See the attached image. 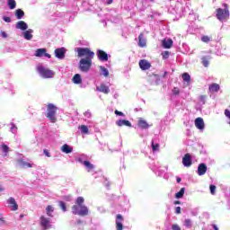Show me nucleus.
Masks as SVG:
<instances>
[{
  "label": "nucleus",
  "instance_id": "nucleus-1",
  "mask_svg": "<svg viewBox=\"0 0 230 230\" xmlns=\"http://www.w3.org/2000/svg\"><path fill=\"white\" fill-rule=\"evenodd\" d=\"M77 57L81 58L79 61V69L83 73H87L93 66V58H94V52L89 48H78L77 49ZM85 57V58H82Z\"/></svg>",
  "mask_w": 230,
  "mask_h": 230
},
{
  "label": "nucleus",
  "instance_id": "nucleus-2",
  "mask_svg": "<svg viewBox=\"0 0 230 230\" xmlns=\"http://www.w3.org/2000/svg\"><path fill=\"white\" fill-rule=\"evenodd\" d=\"M85 199L84 197H78L75 199V204L72 206L73 215H78L79 217H87L89 215V208L84 205Z\"/></svg>",
  "mask_w": 230,
  "mask_h": 230
},
{
  "label": "nucleus",
  "instance_id": "nucleus-3",
  "mask_svg": "<svg viewBox=\"0 0 230 230\" xmlns=\"http://www.w3.org/2000/svg\"><path fill=\"white\" fill-rule=\"evenodd\" d=\"M57 111H58V108H57L55 104L49 103L47 105L46 118H48L51 123H57Z\"/></svg>",
  "mask_w": 230,
  "mask_h": 230
},
{
  "label": "nucleus",
  "instance_id": "nucleus-4",
  "mask_svg": "<svg viewBox=\"0 0 230 230\" xmlns=\"http://www.w3.org/2000/svg\"><path fill=\"white\" fill-rule=\"evenodd\" d=\"M224 6L225 9L217 8L216 10V17L221 22H224V21H227V19H229V7L227 6V4H224Z\"/></svg>",
  "mask_w": 230,
  "mask_h": 230
},
{
  "label": "nucleus",
  "instance_id": "nucleus-5",
  "mask_svg": "<svg viewBox=\"0 0 230 230\" xmlns=\"http://www.w3.org/2000/svg\"><path fill=\"white\" fill-rule=\"evenodd\" d=\"M38 73H40V76L42 78H53V71L45 68L44 66H39L38 67Z\"/></svg>",
  "mask_w": 230,
  "mask_h": 230
},
{
  "label": "nucleus",
  "instance_id": "nucleus-6",
  "mask_svg": "<svg viewBox=\"0 0 230 230\" xmlns=\"http://www.w3.org/2000/svg\"><path fill=\"white\" fill-rule=\"evenodd\" d=\"M138 66L142 71H147V69L152 67V64H150V62H148L146 59L139 60Z\"/></svg>",
  "mask_w": 230,
  "mask_h": 230
},
{
  "label": "nucleus",
  "instance_id": "nucleus-7",
  "mask_svg": "<svg viewBox=\"0 0 230 230\" xmlns=\"http://www.w3.org/2000/svg\"><path fill=\"white\" fill-rule=\"evenodd\" d=\"M54 53H55V57L57 58H59V60L66 58V49L65 48L56 49Z\"/></svg>",
  "mask_w": 230,
  "mask_h": 230
},
{
  "label": "nucleus",
  "instance_id": "nucleus-8",
  "mask_svg": "<svg viewBox=\"0 0 230 230\" xmlns=\"http://www.w3.org/2000/svg\"><path fill=\"white\" fill-rule=\"evenodd\" d=\"M40 226L41 227H43V230L49 229V227H51V224H49V218L44 216H41L40 217Z\"/></svg>",
  "mask_w": 230,
  "mask_h": 230
},
{
  "label": "nucleus",
  "instance_id": "nucleus-9",
  "mask_svg": "<svg viewBox=\"0 0 230 230\" xmlns=\"http://www.w3.org/2000/svg\"><path fill=\"white\" fill-rule=\"evenodd\" d=\"M182 164L183 166H186L187 168H190L193 163L191 162V155L189 153L185 154L182 158Z\"/></svg>",
  "mask_w": 230,
  "mask_h": 230
},
{
  "label": "nucleus",
  "instance_id": "nucleus-10",
  "mask_svg": "<svg viewBox=\"0 0 230 230\" xmlns=\"http://www.w3.org/2000/svg\"><path fill=\"white\" fill-rule=\"evenodd\" d=\"M46 49H38L35 52V57L42 58V57H47V58H51L50 54L47 53Z\"/></svg>",
  "mask_w": 230,
  "mask_h": 230
},
{
  "label": "nucleus",
  "instance_id": "nucleus-11",
  "mask_svg": "<svg viewBox=\"0 0 230 230\" xmlns=\"http://www.w3.org/2000/svg\"><path fill=\"white\" fill-rule=\"evenodd\" d=\"M124 218L121 214H118L116 216V229L117 230H123V222Z\"/></svg>",
  "mask_w": 230,
  "mask_h": 230
},
{
  "label": "nucleus",
  "instance_id": "nucleus-12",
  "mask_svg": "<svg viewBox=\"0 0 230 230\" xmlns=\"http://www.w3.org/2000/svg\"><path fill=\"white\" fill-rule=\"evenodd\" d=\"M97 57L101 62H107L109 60V54L103 50H98Z\"/></svg>",
  "mask_w": 230,
  "mask_h": 230
},
{
  "label": "nucleus",
  "instance_id": "nucleus-13",
  "mask_svg": "<svg viewBox=\"0 0 230 230\" xmlns=\"http://www.w3.org/2000/svg\"><path fill=\"white\" fill-rule=\"evenodd\" d=\"M162 46L164 49H170L173 48V40L172 39H164L162 40Z\"/></svg>",
  "mask_w": 230,
  "mask_h": 230
},
{
  "label": "nucleus",
  "instance_id": "nucleus-14",
  "mask_svg": "<svg viewBox=\"0 0 230 230\" xmlns=\"http://www.w3.org/2000/svg\"><path fill=\"white\" fill-rule=\"evenodd\" d=\"M206 172H208V165L206 164H199L198 166V175H206Z\"/></svg>",
  "mask_w": 230,
  "mask_h": 230
},
{
  "label": "nucleus",
  "instance_id": "nucleus-15",
  "mask_svg": "<svg viewBox=\"0 0 230 230\" xmlns=\"http://www.w3.org/2000/svg\"><path fill=\"white\" fill-rule=\"evenodd\" d=\"M195 127L199 128V130H204V127H205V124H204V119L203 118H197L195 119Z\"/></svg>",
  "mask_w": 230,
  "mask_h": 230
},
{
  "label": "nucleus",
  "instance_id": "nucleus-16",
  "mask_svg": "<svg viewBox=\"0 0 230 230\" xmlns=\"http://www.w3.org/2000/svg\"><path fill=\"white\" fill-rule=\"evenodd\" d=\"M139 48H146V39H145V33H140L138 36Z\"/></svg>",
  "mask_w": 230,
  "mask_h": 230
},
{
  "label": "nucleus",
  "instance_id": "nucleus-17",
  "mask_svg": "<svg viewBox=\"0 0 230 230\" xmlns=\"http://www.w3.org/2000/svg\"><path fill=\"white\" fill-rule=\"evenodd\" d=\"M7 203L11 206L13 211H17L19 209V205H17L14 198H9Z\"/></svg>",
  "mask_w": 230,
  "mask_h": 230
},
{
  "label": "nucleus",
  "instance_id": "nucleus-18",
  "mask_svg": "<svg viewBox=\"0 0 230 230\" xmlns=\"http://www.w3.org/2000/svg\"><path fill=\"white\" fill-rule=\"evenodd\" d=\"M96 89L97 91H99V93H103L104 94H109V93H111V89H109V86L103 84L100 86H97Z\"/></svg>",
  "mask_w": 230,
  "mask_h": 230
},
{
  "label": "nucleus",
  "instance_id": "nucleus-19",
  "mask_svg": "<svg viewBox=\"0 0 230 230\" xmlns=\"http://www.w3.org/2000/svg\"><path fill=\"white\" fill-rule=\"evenodd\" d=\"M116 125L118 127H132V123H130V121L125 120V119L117 120Z\"/></svg>",
  "mask_w": 230,
  "mask_h": 230
},
{
  "label": "nucleus",
  "instance_id": "nucleus-20",
  "mask_svg": "<svg viewBox=\"0 0 230 230\" xmlns=\"http://www.w3.org/2000/svg\"><path fill=\"white\" fill-rule=\"evenodd\" d=\"M16 29L17 30H22V31L28 30V24L24 21H19L16 23Z\"/></svg>",
  "mask_w": 230,
  "mask_h": 230
},
{
  "label": "nucleus",
  "instance_id": "nucleus-21",
  "mask_svg": "<svg viewBox=\"0 0 230 230\" xmlns=\"http://www.w3.org/2000/svg\"><path fill=\"white\" fill-rule=\"evenodd\" d=\"M208 90L210 93H218L220 91V84L214 83L209 85Z\"/></svg>",
  "mask_w": 230,
  "mask_h": 230
},
{
  "label": "nucleus",
  "instance_id": "nucleus-22",
  "mask_svg": "<svg viewBox=\"0 0 230 230\" xmlns=\"http://www.w3.org/2000/svg\"><path fill=\"white\" fill-rule=\"evenodd\" d=\"M61 152L64 154H71V152H73V147L69 146L67 144H65L61 147Z\"/></svg>",
  "mask_w": 230,
  "mask_h": 230
},
{
  "label": "nucleus",
  "instance_id": "nucleus-23",
  "mask_svg": "<svg viewBox=\"0 0 230 230\" xmlns=\"http://www.w3.org/2000/svg\"><path fill=\"white\" fill-rule=\"evenodd\" d=\"M33 32V30L30 29L28 31H26L23 33V37L26 40H31L33 39V35L31 34Z\"/></svg>",
  "mask_w": 230,
  "mask_h": 230
},
{
  "label": "nucleus",
  "instance_id": "nucleus-24",
  "mask_svg": "<svg viewBox=\"0 0 230 230\" xmlns=\"http://www.w3.org/2000/svg\"><path fill=\"white\" fill-rule=\"evenodd\" d=\"M55 211V208L51 205H49L46 208V213L48 215V217H50V218H53V212Z\"/></svg>",
  "mask_w": 230,
  "mask_h": 230
},
{
  "label": "nucleus",
  "instance_id": "nucleus-25",
  "mask_svg": "<svg viewBox=\"0 0 230 230\" xmlns=\"http://www.w3.org/2000/svg\"><path fill=\"white\" fill-rule=\"evenodd\" d=\"M138 127L140 128H148V122H146V120L143 119H138Z\"/></svg>",
  "mask_w": 230,
  "mask_h": 230
},
{
  "label": "nucleus",
  "instance_id": "nucleus-26",
  "mask_svg": "<svg viewBox=\"0 0 230 230\" xmlns=\"http://www.w3.org/2000/svg\"><path fill=\"white\" fill-rule=\"evenodd\" d=\"M73 83L74 84H82V76L80 75V74H75L73 77Z\"/></svg>",
  "mask_w": 230,
  "mask_h": 230
},
{
  "label": "nucleus",
  "instance_id": "nucleus-27",
  "mask_svg": "<svg viewBox=\"0 0 230 230\" xmlns=\"http://www.w3.org/2000/svg\"><path fill=\"white\" fill-rule=\"evenodd\" d=\"M186 191V188H181L179 192L175 194V199H182L184 197V193Z\"/></svg>",
  "mask_w": 230,
  "mask_h": 230
},
{
  "label": "nucleus",
  "instance_id": "nucleus-28",
  "mask_svg": "<svg viewBox=\"0 0 230 230\" xmlns=\"http://www.w3.org/2000/svg\"><path fill=\"white\" fill-rule=\"evenodd\" d=\"M83 164H84L85 168H87L89 172H91V170H94V165L89 161H84Z\"/></svg>",
  "mask_w": 230,
  "mask_h": 230
},
{
  "label": "nucleus",
  "instance_id": "nucleus-29",
  "mask_svg": "<svg viewBox=\"0 0 230 230\" xmlns=\"http://www.w3.org/2000/svg\"><path fill=\"white\" fill-rule=\"evenodd\" d=\"M181 78H182L183 82H187V83L191 82V76L188 73H183L181 75Z\"/></svg>",
  "mask_w": 230,
  "mask_h": 230
},
{
  "label": "nucleus",
  "instance_id": "nucleus-30",
  "mask_svg": "<svg viewBox=\"0 0 230 230\" xmlns=\"http://www.w3.org/2000/svg\"><path fill=\"white\" fill-rule=\"evenodd\" d=\"M7 4H8L10 10H13V9H15V6H17V3L15 2V0H8Z\"/></svg>",
  "mask_w": 230,
  "mask_h": 230
},
{
  "label": "nucleus",
  "instance_id": "nucleus-31",
  "mask_svg": "<svg viewBox=\"0 0 230 230\" xmlns=\"http://www.w3.org/2000/svg\"><path fill=\"white\" fill-rule=\"evenodd\" d=\"M163 60H168L170 58V55H172V52L165 50L161 53Z\"/></svg>",
  "mask_w": 230,
  "mask_h": 230
},
{
  "label": "nucleus",
  "instance_id": "nucleus-32",
  "mask_svg": "<svg viewBox=\"0 0 230 230\" xmlns=\"http://www.w3.org/2000/svg\"><path fill=\"white\" fill-rule=\"evenodd\" d=\"M15 16L17 17V19H21L22 17H24V11H22V9H17L15 11Z\"/></svg>",
  "mask_w": 230,
  "mask_h": 230
},
{
  "label": "nucleus",
  "instance_id": "nucleus-33",
  "mask_svg": "<svg viewBox=\"0 0 230 230\" xmlns=\"http://www.w3.org/2000/svg\"><path fill=\"white\" fill-rule=\"evenodd\" d=\"M151 147L153 152H159V144H155V142H154V140H152L151 142Z\"/></svg>",
  "mask_w": 230,
  "mask_h": 230
},
{
  "label": "nucleus",
  "instance_id": "nucleus-34",
  "mask_svg": "<svg viewBox=\"0 0 230 230\" xmlns=\"http://www.w3.org/2000/svg\"><path fill=\"white\" fill-rule=\"evenodd\" d=\"M201 64L204 66V67H208L209 66V60L208 58L203 57L201 58Z\"/></svg>",
  "mask_w": 230,
  "mask_h": 230
},
{
  "label": "nucleus",
  "instance_id": "nucleus-35",
  "mask_svg": "<svg viewBox=\"0 0 230 230\" xmlns=\"http://www.w3.org/2000/svg\"><path fill=\"white\" fill-rule=\"evenodd\" d=\"M79 128H80L82 134H89V128H87V126L82 125V126H80Z\"/></svg>",
  "mask_w": 230,
  "mask_h": 230
},
{
  "label": "nucleus",
  "instance_id": "nucleus-36",
  "mask_svg": "<svg viewBox=\"0 0 230 230\" xmlns=\"http://www.w3.org/2000/svg\"><path fill=\"white\" fill-rule=\"evenodd\" d=\"M100 69L103 76L105 77L109 76V70L107 68H105L104 66H100Z\"/></svg>",
  "mask_w": 230,
  "mask_h": 230
},
{
  "label": "nucleus",
  "instance_id": "nucleus-37",
  "mask_svg": "<svg viewBox=\"0 0 230 230\" xmlns=\"http://www.w3.org/2000/svg\"><path fill=\"white\" fill-rule=\"evenodd\" d=\"M184 226L188 228V229H191V226H193L191 219H185L184 221Z\"/></svg>",
  "mask_w": 230,
  "mask_h": 230
},
{
  "label": "nucleus",
  "instance_id": "nucleus-38",
  "mask_svg": "<svg viewBox=\"0 0 230 230\" xmlns=\"http://www.w3.org/2000/svg\"><path fill=\"white\" fill-rule=\"evenodd\" d=\"M58 204H59V208H61L62 211H64V213H66V211H67V208L66 207V202L58 201Z\"/></svg>",
  "mask_w": 230,
  "mask_h": 230
},
{
  "label": "nucleus",
  "instance_id": "nucleus-39",
  "mask_svg": "<svg viewBox=\"0 0 230 230\" xmlns=\"http://www.w3.org/2000/svg\"><path fill=\"white\" fill-rule=\"evenodd\" d=\"M21 165L22 168H31L32 167L31 164H30L28 162H24V161L21 162Z\"/></svg>",
  "mask_w": 230,
  "mask_h": 230
},
{
  "label": "nucleus",
  "instance_id": "nucleus-40",
  "mask_svg": "<svg viewBox=\"0 0 230 230\" xmlns=\"http://www.w3.org/2000/svg\"><path fill=\"white\" fill-rule=\"evenodd\" d=\"M2 150H3V152H4V154H8V152H10V147H8V146L4 144V145H2Z\"/></svg>",
  "mask_w": 230,
  "mask_h": 230
},
{
  "label": "nucleus",
  "instance_id": "nucleus-41",
  "mask_svg": "<svg viewBox=\"0 0 230 230\" xmlns=\"http://www.w3.org/2000/svg\"><path fill=\"white\" fill-rule=\"evenodd\" d=\"M180 93H181V90H179L178 87H174L172 89V93L174 94V96H179Z\"/></svg>",
  "mask_w": 230,
  "mask_h": 230
},
{
  "label": "nucleus",
  "instance_id": "nucleus-42",
  "mask_svg": "<svg viewBox=\"0 0 230 230\" xmlns=\"http://www.w3.org/2000/svg\"><path fill=\"white\" fill-rule=\"evenodd\" d=\"M209 188H210V193H211L212 195H215V193H216V191H217V186H215V185H210Z\"/></svg>",
  "mask_w": 230,
  "mask_h": 230
},
{
  "label": "nucleus",
  "instance_id": "nucleus-43",
  "mask_svg": "<svg viewBox=\"0 0 230 230\" xmlns=\"http://www.w3.org/2000/svg\"><path fill=\"white\" fill-rule=\"evenodd\" d=\"M201 40H202V42L208 43V42H209V40H211V39H209V36H203L201 38Z\"/></svg>",
  "mask_w": 230,
  "mask_h": 230
},
{
  "label": "nucleus",
  "instance_id": "nucleus-44",
  "mask_svg": "<svg viewBox=\"0 0 230 230\" xmlns=\"http://www.w3.org/2000/svg\"><path fill=\"white\" fill-rule=\"evenodd\" d=\"M172 230H181V226H179V225H177V224H173L172 226Z\"/></svg>",
  "mask_w": 230,
  "mask_h": 230
},
{
  "label": "nucleus",
  "instance_id": "nucleus-45",
  "mask_svg": "<svg viewBox=\"0 0 230 230\" xmlns=\"http://www.w3.org/2000/svg\"><path fill=\"white\" fill-rule=\"evenodd\" d=\"M3 20L4 21V22H12V19L8 16H4Z\"/></svg>",
  "mask_w": 230,
  "mask_h": 230
},
{
  "label": "nucleus",
  "instance_id": "nucleus-46",
  "mask_svg": "<svg viewBox=\"0 0 230 230\" xmlns=\"http://www.w3.org/2000/svg\"><path fill=\"white\" fill-rule=\"evenodd\" d=\"M43 154H44L47 157H51V155L49 154V151H48V149H44V150H43Z\"/></svg>",
  "mask_w": 230,
  "mask_h": 230
},
{
  "label": "nucleus",
  "instance_id": "nucleus-47",
  "mask_svg": "<svg viewBox=\"0 0 230 230\" xmlns=\"http://www.w3.org/2000/svg\"><path fill=\"white\" fill-rule=\"evenodd\" d=\"M199 100L202 102V103H206V95H200Z\"/></svg>",
  "mask_w": 230,
  "mask_h": 230
},
{
  "label": "nucleus",
  "instance_id": "nucleus-48",
  "mask_svg": "<svg viewBox=\"0 0 230 230\" xmlns=\"http://www.w3.org/2000/svg\"><path fill=\"white\" fill-rule=\"evenodd\" d=\"M115 114H116L117 116H125V114H124L123 112H121V111H118V110L115 111Z\"/></svg>",
  "mask_w": 230,
  "mask_h": 230
},
{
  "label": "nucleus",
  "instance_id": "nucleus-49",
  "mask_svg": "<svg viewBox=\"0 0 230 230\" xmlns=\"http://www.w3.org/2000/svg\"><path fill=\"white\" fill-rule=\"evenodd\" d=\"M175 213L176 215H181V207H176Z\"/></svg>",
  "mask_w": 230,
  "mask_h": 230
},
{
  "label": "nucleus",
  "instance_id": "nucleus-50",
  "mask_svg": "<svg viewBox=\"0 0 230 230\" xmlns=\"http://www.w3.org/2000/svg\"><path fill=\"white\" fill-rule=\"evenodd\" d=\"M1 35H2V37H3L4 39H6V37H8V34H6V32H4V31H2V32H1Z\"/></svg>",
  "mask_w": 230,
  "mask_h": 230
},
{
  "label": "nucleus",
  "instance_id": "nucleus-51",
  "mask_svg": "<svg viewBox=\"0 0 230 230\" xmlns=\"http://www.w3.org/2000/svg\"><path fill=\"white\" fill-rule=\"evenodd\" d=\"M113 0H108L107 4H112Z\"/></svg>",
  "mask_w": 230,
  "mask_h": 230
},
{
  "label": "nucleus",
  "instance_id": "nucleus-52",
  "mask_svg": "<svg viewBox=\"0 0 230 230\" xmlns=\"http://www.w3.org/2000/svg\"><path fill=\"white\" fill-rule=\"evenodd\" d=\"M174 204H175V206H177V205L181 204V201L176 200V201H174Z\"/></svg>",
  "mask_w": 230,
  "mask_h": 230
},
{
  "label": "nucleus",
  "instance_id": "nucleus-53",
  "mask_svg": "<svg viewBox=\"0 0 230 230\" xmlns=\"http://www.w3.org/2000/svg\"><path fill=\"white\" fill-rule=\"evenodd\" d=\"M213 228H214L215 230H218V227L217 226V225H214V226H213Z\"/></svg>",
  "mask_w": 230,
  "mask_h": 230
},
{
  "label": "nucleus",
  "instance_id": "nucleus-54",
  "mask_svg": "<svg viewBox=\"0 0 230 230\" xmlns=\"http://www.w3.org/2000/svg\"><path fill=\"white\" fill-rule=\"evenodd\" d=\"M176 181H177V182H181V181H182V180L178 177V178L176 179Z\"/></svg>",
  "mask_w": 230,
  "mask_h": 230
},
{
  "label": "nucleus",
  "instance_id": "nucleus-55",
  "mask_svg": "<svg viewBox=\"0 0 230 230\" xmlns=\"http://www.w3.org/2000/svg\"><path fill=\"white\" fill-rule=\"evenodd\" d=\"M0 191H4V189L0 185Z\"/></svg>",
  "mask_w": 230,
  "mask_h": 230
},
{
  "label": "nucleus",
  "instance_id": "nucleus-56",
  "mask_svg": "<svg viewBox=\"0 0 230 230\" xmlns=\"http://www.w3.org/2000/svg\"><path fill=\"white\" fill-rule=\"evenodd\" d=\"M0 221L4 222V219L3 217H1V214H0Z\"/></svg>",
  "mask_w": 230,
  "mask_h": 230
},
{
  "label": "nucleus",
  "instance_id": "nucleus-57",
  "mask_svg": "<svg viewBox=\"0 0 230 230\" xmlns=\"http://www.w3.org/2000/svg\"><path fill=\"white\" fill-rule=\"evenodd\" d=\"M14 128H17L15 127V125H13V127L11 128V129L13 130Z\"/></svg>",
  "mask_w": 230,
  "mask_h": 230
},
{
  "label": "nucleus",
  "instance_id": "nucleus-58",
  "mask_svg": "<svg viewBox=\"0 0 230 230\" xmlns=\"http://www.w3.org/2000/svg\"><path fill=\"white\" fill-rule=\"evenodd\" d=\"M77 224H82V220H77Z\"/></svg>",
  "mask_w": 230,
  "mask_h": 230
},
{
  "label": "nucleus",
  "instance_id": "nucleus-59",
  "mask_svg": "<svg viewBox=\"0 0 230 230\" xmlns=\"http://www.w3.org/2000/svg\"><path fill=\"white\" fill-rule=\"evenodd\" d=\"M166 75H168V72H164V76H166Z\"/></svg>",
  "mask_w": 230,
  "mask_h": 230
},
{
  "label": "nucleus",
  "instance_id": "nucleus-60",
  "mask_svg": "<svg viewBox=\"0 0 230 230\" xmlns=\"http://www.w3.org/2000/svg\"><path fill=\"white\" fill-rule=\"evenodd\" d=\"M150 1H154V0H150Z\"/></svg>",
  "mask_w": 230,
  "mask_h": 230
}]
</instances>
